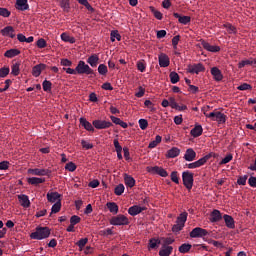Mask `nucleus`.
<instances>
[{"instance_id": "nucleus-44", "label": "nucleus", "mask_w": 256, "mask_h": 256, "mask_svg": "<svg viewBox=\"0 0 256 256\" xmlns=\"http://www.w3.org/2000/svg\"><path fill=\"white\" fill-rule=\"evenodd\" d=\"M238 91H251L253 86L247 83H243L237 87Z\"/></svg>"}, {"instance_id": "nucleus-47", "label": "nucleus", "mask_w": 256, "mask_h": 256, "mask_svg": "<svg viewBox=\"0 0 256 256\" xmlns=\"http://www.w3.org/2000/svg\"><path fill=\"white\" fill-rule=\"evenodd\" d=\"M59 211H61V202L60 201L55 202L51 208V213L55 214V213H59Z\"/></svg>"}, {"instance_id": "nucleus-28", "label": "nucleus", "mask_w": 256, "mask_h": 256, "mask_svg": "<svg viewBox=\"0 0 256 256\" xmlns=\"http://www.w3.org/2000/svg\"><path fill=\"white\" fill-rule=\"evenodd\" d=\"M173 253V246L162 245L159 251L160 256H170Z\"/></svg>"}, {"instance_id": "nucleus-33", "label": "nucleus", "mask_w": 256, "mask_h": 256, "mask_svg": "<svg viewBox=\"0 0 256 256\" xmlns=\"http://www.w3.org/2000/svg\"><path fill=\"white\" fill-rule=\"evenodd\" d=\"M60 37L64 41V43H75V37L70 36L69 34H67V32H63Z\"/></svg>"}, {"instance_id": "nucleus-23", "label": "nucleus", "mask_w": 256, "mask_h": 256, "mask_svg": "<svg viewBox=\"0 0 256 256\" xmlns=\"http://www.w3.org/2000/svg\"><path fill=\"white\" fill-rule=\"evenodd\" d=\"M192 137H201L203 135V126L196 124L194 128L190 131Z\"/></svg>"}, {"instance_id": "nucleus-50", "label": "nucleus", "mask_w": 256, "mask_h": 256, "mask_svg": "<svg viewBox=\"0 0 256 256\" xmlns=\"http://www.w3.org/2000/svg\"><path fill=\"white\" fill-rule=\"evenodd\" d=\"M139 123V127L140 129H142V131H145V129H147V127H149V122H147V119H140L138 121Z\"/></svg>"}, {"instance_id": "nucleus-18", "label": "nucleus", "mask_w": 256, "mask_h": 256, "mask_svg": "<svg viewBox=\"0 0 256 256\" xmlns=\"http://www.w3.org/2000/svg\"><path fill=\"white\" fill-rule=\"evenodd\" d=\"M3 37H10L11 39H15V29L12 26H6L1 30Z\"/></svg>"}, {"instance_id": "nucleus-14", "label": "nucleus", "mask_w": 256, "mask_h": 256, "mask_svg": "<svg viewBox=\"0 0 256 256\" xmlns=\"http://www.w3.org/2000/svg\"><path fill=\"white\" fill-rule=\"evenodd\" d=\"M203 71H205V66H203L201 63L188 67V73H196V75H199V73H203Z\"/></svg>"}, {"instance_id": "nucleus-45", "label": "nucleus", "mask_w": 256, "mask_h": 256, "mask_svg": "<svg viewBox=\"0 0 256 256\" xmlns=\"http://www.w3.org/2000/svg\"><path fill=\"white\" fill-rule=\"evenodd\" d=\"M60 7L61 9H63V11L69 12V9H70L69 0H61Z\"/></svg>"}, {"instance_id": "nucleus-57", "label": "nucleus", "mask_w": 256, "mask_h": 256, "mask_svg": "<svg viewBox=\"0 0 256 256\" xmlns=\"http://www.w3.org/2000/svg\"><path fill=\"white\" fill-rule=\"evenodd\" d=\"M137 69L138 71H140V73H145V69H147V66L145 65V63L139 61L137 62Z\"/></svg>"}, {"instance_id": "nucleus-54", "label": "nucleus", "mask_w": 256, "mask_h": 256, "mask_svg": "<svg viewBox=\"0 0 256 256\" xmlns=\"http://www.w3.org/2000/svg\"><path fill=\"white\" fill-rule=\"evenodd\" d=\"M51 81L49 80H44L43 83H42V87H43V90L44 91H51Z\"/></svg>"}, {"instance_id": "nucleus-2", "label": "nucleus", "mask_w": 256, "mask_h": 256, "mask_svg": "<svg viewBox=\"0 0 256 256\" xmlns=\"http://www.w3.org/2000/svg\"><path fill=\"white\" fill-rule=\"evenodd\" d=\"M187 212H182L176 219V223L172 226L173 233H179L182 231L183 227H185V223H187Z\"/></svg>"}, {"instance_id": "nucleus-48", "label": "nucleus", "mask_w": 256, "mask_h": 256, "mask_svg": "<svg viewBox=\"0 0 256 256\" xmlns=\"http://www.w3.org/2000/svg\"><path fill=\"white\" fill-rule=\"evenodd\" d=\"M230 161H233V154L226 155L221 161L220 165H227V163H230Z\"/></svg>"}, {"instance_id": "nucleus-7", "label": "nucleus", "mask_w": 256, "mask_h": 256, "mask_svg": "<svg viewBox=\"0 0 256 256\" xmlns=\"http://www.w3.org/2000/svg\"><path fill=\"white\" fill-rule=\"evenodd\" d=\"M110 225H114L116 227L121 225H129V218L123 214L114 216L110 219Z\"/></svg>"}, {"instance_id": "nucleus-19", "label": "nucleus", "mask_w": 256, "mask_h": 256, "mask_svg": "<svg viewBox=\"0 0 256 256\" xmlns=\"http://www.w3.org/2000/svg\"><path fill=\"white\" fill-rule=\"evenodd\" d=\"M28 173H31V175H38V176L44 177L45 175H49L51 171H49V169L34 168V169H29Z\"/></svg>"}, {"instance_id": "nucleus-31", "label": "nucleus", "mask_w": 256, "mask_h": 256, "mask_svg": "<svg viewBox=\"0 0 256 256\" xmlns=\"http://www.w3.org/2000/svg\"><path fill=\"white\" fill-rule=\"evenodd\" d=\"M106 207L113 215H117V213H119V206L115 202L106 203Z\"/></svg>"}, {"instance_id": "nucleus-39", "label": "nucleus", "mask_w": 256, "mask_h": 256, "mask_svg": "<svg viewBox=\"0 0 256 256\" xmlns=\"http://www.w3.org/2000/svg\"><path fill=\"white\" fill-rule=\"evenodd\" d=\"M110 39H111L112 43H115V39L117 41H121V34H119V31L113 30L110 33Z\"/></svg>"}, {"instance_id": "nucleus-43", "label": "nucleus", "mask_w": 256, "mask_h": 256, "mask_svg": "<svg viewBox=\"0 0 256 256\" xmlns=\"http://www.w3.org/2000/svg\"><path fill=\"white\" fill-rule=\"evenodd\" d=\"M169 77L173 85H175L176 83H179V74H177V72H171Z\"/></svg>"}, {"instance_id": "nucleus-9", "label": "nucleus", "mask_w": 256, "mask_h": 256, "mask_svg": "<svg viewBox=\"0 0 256 256\" xmlns=\"http://www.w3.org/2000/svg\"><path fill=\"white\" fill-rule=\"evenodd\" d=\"M148 173H151L152 175H159L160 177H168L169 173H167V170H165L163 167L154 166V167H148L147 168Z\"/></svg>"}, {"instance_id": "nucleus-49", "label": "nucleus", "mask_w": 256, "mask_h": 256, "mask_svg": "<svg viewBox=\"0 0 256 256\" xmlns=\"http://www.w3.org/2000/svg\"><path fill=\"white\" fill-rule=\"evenodd\" d=\"M223 27L230 34L237 33V30L234 28V26L229 23L223 24Z\"/></svg>"}, {"instance_id": "nucleus-63", "label": "nucleus", "mask_w": 256, "mask_h": 256, "mask_svg": "<svg viewBox=\"0 0 256 256\" xmlns=\"http://www.w3.org/2000/svg\"><path fill=\"white\" fill-rule=\"evenodd\" d=\"M248 183H249L250 187H256V177L255 176H251L248 179Z\"/></svg>"}, {"instance_id": "nucleus-34", "label": "nucleus", "mask_w": 256, "mask_h": 256, "mask_svg": "<svg viewBox=\"0 0 256 256\" xmlns=\"http://www.w3.org/2000/svg\"><path fill=\"white\" fill-rule=\"evenodd\" d=\"M19 53H21V51L17 49H10L4 53V56L7 57L8 59H13V57H17Z\"/></svg>"}, {"instance_id": "nucleus-62", "label": "nucleus", "mask_w": 256, "mask_h": 256, "mask_svg": "<svg viewBox=\"0 0 256 256\" xmlns=\"http://www.w3.org/2000/svg\"><path fill=\"white\" fill-rule=\"evenodd\" d=\"M114 147H115V151H123V147L121 146V144L119 143L118 139H114Z\"/></svg>"}, {"instance_id": "nucleus-53", "label": "nucleus", "mask_w": 256, "mask_h": 256, "mask_svg": "<svg viewBox=\"0 0 256 256\" xmlns=\"http://www.w3.org/2000/svg\"><path fill=\"white\" fill-rule=\"evenodd\" d=\"M36 45L39 49H45V47H47V41H45V39L40 38L38 39V41L36 42Z\"/></svg>"}, {"instance_id": "nucleus-24", "label": "nucleus", "mask_w": 256, "mask_h": 256, "mask_svg": "<svg viewBox=\"0 0 256 256\" xmlns=\"http://www.w3.org/2000/svg\"><path fill=\"white\" fill-rule=\"evenodd\" d=\"M80 125H82L86 131H91L92 133L95 131V126H93V124H91V122L87 121L85 118H80Z\"/></svg>"}, {"instance_id": "nucleus-35", "label": "nucleus", "mask_w": 256, "mask_h": 256, "mask_svg": "<svg viewBox=\"0 0 256 256\" xmlns=\"http://www.w3.org/2000/svg\"><path fill=\"white\" fill-rule=\"evenodd\" d=\"M28 183L30 185H41V183H45V178L31 177L28 179Z\"/></svg>"}, {"instance_id": "nucleus-3", "label": "nucleus", "mask_w": 256, "mask_h": 256, "mask_svg": "<svg viewBox=\"0 0 256 256\" xmlns=\"http://www.w3.org/2000/svg\"><path fill=\"white\" fill-rule=\"evenodd\" d=\"M211 157H215V153L210 152L209 154L203 156L202 158L198 159L195 162L186 164L187 169H199V167H203Z\"/></svg>"}, {"instance_id": "nucleus-59", "label": "nucleus", "mask_w": 256, "mask_h": 256, "mask_svg": "<svg viewBox=\"0 0 256 256\" xmlns=\"http://www.w3.org/2000/svg\"><path fill=\"white\" fill-rule=\"evenodd\" d=\"M11 12L7 10V8H0V16L1 17H9Z\"/></svg>"}, {"instance_id": "nucleus-46", "label": "nucleus", "mask_w": 256, "mask_h": 256, "mask_svg": "<svg viewBox=\"0 0 256 256\" xmlns=\"http://www.w3.org/2000/svg\"><path fill=\"white\" fill-rule=\"evenodd\" d=\"M11 69L9 67H2L0 68V79H4V77H7L9 75Z\"/></svg>"}, {"instance_id": "nucleus-38", "label": "nucleus", "mask_w": 256, "mask_h": 256, "mask_svg": "<svg viewBox=\"0 0 256 256\" xmlns=\"http://www.w3.org/2000/svg\"><path fill=\"white\" fill-rule=\"evenodd\" d=\"M19 73H21L20 64L16 62L11 66V74L17 77Z\"/></svg>"}, {"instance_id": "nucleus-51", "label": "nucleus", "mask_w": 256, "mask_h": 256, "mask_svg": "<svg viewBox=\"0 0 256 256\" xmlns=\"http://www.w3.org/2000/svg\"><path fill=\"white\" fill-rule=\"evenodd\" d=\"M65 169L66 171H70L71 173H73V171H76L77 165H75V163L73 162H69L65 165Z\"/></svg>"}, {"instance_id": "nucleus-21", "label": "nucleus", "mask_w": 256, "mask_h": 256, "mask_svg": "<svg viewBox=\"0 0 256 256\" xmlns=\"http://www.w3.org/2000/svg\"><path fill=\"white\" fill-rule=\"evenodd\" d=\"M143 211H145V208H143L141 206H137V205H134V206H132L128 209V213L132 217H135L136 215H139V213H142Z\"/></svg>"}, {"instance_id": "nucleus-30", "label": "nucleus", "mask_w": 256, "mask_h": 256, "mask_svg": "<svg viewBox=\"0 0 256 256\" xmlns=\"http://www.w3.org/2000/svg\"><path fill=\"white\" fill-rule=\"evenodd\" d=\"M211 75L214 77L215 81H223V74L219 68L213 67L211 69Z\"/></svg>"}, {"instance_id": "nucleus-1", "label": "nucleus", "mask_w": 256, "mask_h": 256, "mask_svg": "<svg viewBox=\"0 0 256 256\" xmlns=\"http://www.w3.org/2000/svg\"><path fill=\"white\" fill-rule=\"evenodd\" d=\"M202 111L207 119H211V121H216L219 125H223V123L227 121V116L220 111H213L207 113L209 111V106L202 108Z\"/></svg>"}, {"instance_id": "nucleus-55", "label": "nucleus", "mask_w": 256, "mask_h": 256, "mask_svg": "<svg viewBox=\"0 0 256 256\" xmlns=\"http://www.w3.org/2000/svg\"><path fill=\"white\" fill-rule=\"evenodd\" d=\"M246 65H253V61L251 60H242L238 63V68L243 69Z\"/></svg>"}, {"instance_id": "nucleus-6", "label": "nucleus", "mask_w": 256, "mask_h": 256, "mask_svg": "<svg viewBox=\"0 0 256 256\" xmlns=\"http://www.w3.org/2000/svg\"><path fill=\"white\" fill-rule=\"evenodd\" d=\"M182 181H183V185L186 187V189H188L189 191H191V189H193L194 179H193L192 172L184 171L182 173Z\"/></svg>"}, {"instance_id": "nucleus-61", "label": "nucleus", "mask_w": 256, "mask_h": 256, "mask_svg": "<svg viewBox=\"0 0 256 256\" xmlns=\"http://www.w3.org/2000/svg\"><path fill=\"white\" fill-rule=\"evenodd\" d=\"M237 183L239 185H246L247 183V175H244V176H240L237 180Z\"/></svg>"}, {"instance_id": "nucleus-8", "label": "nucleus", "mask_w": 256, "mask_h": 256, "mask_svg": "<svg viewBox=\"0 0 256 256\" xmlns=\"http://www.w3.org/2000/svg\"><path fill=\"white\" fill-rule=\"evenodd\" d=\"M207 235H209V232L206 229H203L201 227H196L192 229V231L190 232V237L192 239L207 237Z\"/></svg>"}, {"instance_id": "nucleus-42", "label": "nucleus", "mask_w": 256, "mask_h": 256, "mask_svg": "<svg viewBox=\"0 0 256 256\" xmlns=\"http://www.w3.org/2000/svg\"><path fill=\"white\" fill-rule=\"evenodd\" d=\"M89 243V239L81 238L76 245L79 247L80 251H83V248Z\"/></svg>"}, {"instance_id": "nucleus-32", "label": "nucleus", "mask_w": 256, "mask_h": 256, "mask_svg": "<svg viewBox=\"0 0 256 256\" xmlns=\"http://www.w3.org/2000/svg\"><path fill=\"white\" fill-rule=\"evenodd\" d=\"M124 183H125L126 187H130V189H131V188L135 187V178H133L130 175L125 174Z\"/></svg>"}, {"instance_id": "nucleus-12", "label": "nucleus", "mask_w": 256, "mask_h": 256, "mask_svg": "<svg viewBox=\"0 0 256 256\" xmlns=\"http://www.w3.org/2000/svg\"><path fill=\"white\" fill-rule=\"evenodd\" d=\"M201 45L206 51H209L210 53H219V51H221V47L211 45L208 42H206L205 40L201 41Z\"/></svg>"}, {"instance_id": "nucleus-64", "label": "nucleus", "mask_w": 256, "mask_h": 256, "mask_svg": "<svg viewBox=\"0 0 256 256\" xmlns=\"http://www.w3.org/2000/svg\"><path fill=\"white\" fill-rule=\"evenodd\" d=\"M172 45L174 49H177V45H179V36H174L172 38Z\"/></svg>"}, {"instance_id": "nucleus-4", "label": "nucleus", "mask_w": 256, "mask_h": 256, "mask_svg": "<svg viewBox=\"0 0 256 256\" xmlns=\"http://www.w3.org/2000/svg\"><path fill=\"white\" fill-rule=\"evenodd\" d=\"M51 235V231L47 227L37 228L35 232L31 233V239H37L41 241L42 239H47Z\"/></svg>"}, {"instance_id": "nucleus-52", "label": "nucleus", "mask_w": 256, "mask_h": 256, "mask_svg": "<svg viewBox=\"0 0 256 256\" xmlns=\"http://www.w3.org/2000/svg\"><path fill=\"white\" fill-rule=\"evenodd\" d=\"M107 65H105V64H100L99 66H98V73H99V75H107Z\"/></svg>"}, {"instance_id": "nucleus-40", "label": "nucleus", "mask_w": 256, "mask_h": 256, "mask_svg": "<svg viewBox=\"0 0 256 256\" xmlns=\"http://www.w3.org/2000/svg\"><path fill=\"white\" fill-rule=\"evenodd\" d=\"M191 247V244L184 243L179 247V252L183 254L189 253L191 251Z\"/></svg>"}, {"instance_id": "nucleus-36", "label": "nucleus", "mask_w": 256, "mask_h": 256, "mask_svg": "<svg viewBox=\"0 0 256 256\" xmlns=\"http://www.w3.org/2000/svg\"><path fill=\"white\" fill-rule=\"evenodd\" d=\"M161 244V241L159 239H155V238H151L149 240V244H148V249H157V247H159V245Z\"/></svg>"}, {"instance_id": "nucleus-41", "label": "nucleus", "mask_w": 256, "mask_h": 256, "mask_svg": "<svg viewBox=\"0 0 256 256\" xmlns=\"http://www.w3.org/2000/svg\"><path fill=\"white\" fill-rule=\"evenodd\" d=\"M115 195H123L125 193V186L123 184H119L114 189Z\"/></svg>"}, {"instance_id": "nucleus-15", "label": "nucleus", "mask_w": 256, "mask_h": 256, "mask_svg": "<svg viewBox=\"0 0 256 256\" xmlns=\"http://www.w3.org/2000/svg\"><path fill=\"white\" fill-rule=\"evenodd\" d=\"M45 69H47V65H45L43 63L35 65L32 68V75H33V77H39L41 75V73L43 71H45Z\"/></svg>"}, {"instance_id": "nucleus-37", "label": "nucleus", "mask_w": 256, "mask_h": 256, "mask_svg": "<svg viewBox=\"0 0 256 256\" xmlns=\"http://www.w3.org/2000/svg\"><path fill=\"white\" fill-rule=\"evenodd\" d=\"M161 141H163V138L159 135H157L155 137V140L151 141L148 145V149H155V147H157V145H159V143H161Z\"/></svg>"}, {"instance_id": "nucleus-58", "label": "nucleus", "mask_w": 256, "mask_h": 256, "mask_svg": "<svg viewBox=\"0 0 256 256\" xmlns=\"http://www.w3.org/2000/svg\"><path fill=\"white\" fill-rule=\"evenodd\" d=\"M171 181H173V183H176V185H179V176H177V171H173L171 173Z\"/></svg>"}, {"instance_id": "nucleus-25", "label": "nucleus", "mask_w": 256, "mask_h": 256, "mask_svg": "<svg viewBox=\"0 0 256 256\" xmlns=\"http://www.w3.org/2000/svg\"><path fill=\"white\" fill-rule=\"evenodd\" d=\"M223 219V216H221V211L219 210H213L210 217V223H217Z\"/></svg>"}, {"instance_id": "nucleus-13", "label": "nucleus", "mask_w": 256, "mask_h": 256, "mask_svg": "<svg viewBox=\"0 0 256 256\" xmlns=\"http://www.w3.org/2000/svg\"><path fill=\"white\" fill-rule=\"evenodd\" d=\"M46 197L49 203H57L58 201L61 203V194L58 192H48Z\"/></svg>"}, {"instance_id": "nucleus-27", "label": "nucleus", "mask_w": 256, "mask_h": 256, "mask_svg": "<svg viewBox=\"0 0 256 256\" xmlns=\"http://www.w3.org/2000/svg\"><path fill=\"white\" fill-rule=\"evenodd\" d=\"M174 17L178 19L179 23L181 25H188V23H191V17L190 16H181L179 13H174Z\"/></svg>"}, {"instance_id": "nucleus-5", "label": "nucleus", "mask_w": 256, "mask_h": 256, "mask_svg": "<svg viewBox=\"0 0 256 256\" xmlns=\"http://www.w3.org/2000/svg\"><path fill=\"white\" fill-rule=\"evenodd\" d=\"M78 75H93V69L85 61L80 60L76 66Z\"/></svg>"}, {"instance_id": "nucleus-60", "label": "nucleus", "mask_w": 256, "mask_h": 256, "mask_svg": "<svg viewBox=\"0 0 256 256\" xmlns=\"http://www.w3.org/2000/svg\"><path fill=\"white\" fill-rule=\"evenodd\" d=\"M81 145L84 149H93V144L85 140L81 141Z\"/></svg>"}, {"instance_id": "nucleus-11", "label": "nucleus", "mask_w": 256, "mask_h": 256, "mask_svg": "<svg viewBox=\"0 0 256 256\" xmlns=\"http://www.w3.org/2000/svg\"><path fill=\"white\" fill-rule=\"evenodd\" d=\"M158 62L160 67H169L171 65V60L169 59V56L165 53H160L158 56Z\"/></svg>"}, {"instance_id": "nucleus-20", "label": "nucleus", "mask_w": 256, "mask_h": 256, "mask_svg": "<svg viewBox=\"0 0 256 256\" xmlns=\"http://www.w3.org/2000/svg\"><path fill=\"white\" fill-rule=\"evenodd\" d=\"M181 154V149L177 147H173L167 151L166 157L167 159H175V157H179Z\"/></svg>"}, {"instance_id": "nucleus-29", "label": "nucleus", "mask_w": 256, "mask_h": 256, "mask_svg": "<svg viewBox=\"0 0 256 256\" xmlns=\"http://www.w3.org/2000/svg\"><path fill=\"white\" fill-rule=\"evenodd\" d=\"M16 9H18V11H27V9H29L27 0H16Z\"/></svg>"}, {"instance_id": "nucleus-22", "label": "nucleus", "mask_w": 256, "mask_h": 256, "mask_svg": "<svg viewBox=\"0 0 256 256\" xmlns=\"http://www.w3.org/2000/svg\"><path fill=\"white\" fill-rule=\"evenodd\" d=\"M224 222L226 227H228V229H235V220L233 219V216L227 215L225 214L223 216Z\"/></svg>"}, {"instance_id": "nucleus-26", "label": "nucleus", "mask_w": 256, "mask_h": 256, "mask_svg": "<svg viewBox=\"0 0 256 256\" xmlns=\"http://www.w3.org/2000/svg\"><path fill=\"white\" fill-rule=\"evenodd\" d=\"M87 63L90 65V67H97V65H99V55L92 54L88 57Z\"/></svg>"}, {"instance_id": "nucleus-10", "label": "nucleus", "mask_w": 256, "mask_h": 256, "mask_svg": "<svg viewBox=\"0 0 256 256\" xmlns=\"http://www.w3.org/2000/svg\"><path fill=\"white\" fill-rule=\"evenodd\" d=\"M93 127L95 129H109L113 125V123L105 120H94L92 122Z\"/></svg>"}, {"instance_id": "nucleus-56", "label": "nucleus", "mask_w": 256, "mask_h": 256, "mask_svg": "<svg viewBox=\"0 0 256 256\" xmlns=\"http://www.w3.org/2000/svg\"><path fill=\"white\" fill-rule=\"evenodd\" d=\"M78 223H81V217L77 216V215H73L70 218V224L72 225H77Z\"/></svg>"}, {"instance_id": "nucleus-17", "label": "nucleus", "mask_w": 256, "mask_h": 256, "mask_svg": "<svg viewBox=\"0 0 256 256\" xmlns=\"http://www.w3.org/2000/svg\"><path fill=\"white\" fill-rule=\"evenodd\" d=\"M197 157V152L193 150V148H188L184 154L185 161L191 162L195 161V158Z\"/></svg>"}, {"instance_id": "nucleus-16", "label": "nucleus", "mask_w": 256, "mask_h": 256, "mask_svg": "<svg viewBox=\"0 0 256 256\" xmlns=\"http://www.w3.org/2000/svg\"><path fill=\"white\" fill-rule=\"evenodd\" d=\"M19 203L25 209L31 207V201L29 200V196L25 194L18 195Z\"/></svg>"}]
</instances>
